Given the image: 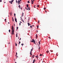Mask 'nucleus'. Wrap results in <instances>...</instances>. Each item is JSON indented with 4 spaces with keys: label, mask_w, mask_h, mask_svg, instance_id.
<instances>
[{
    "label": "nucleus",
    "mask_w": 63,
    "mask_h": 63,
    "mask_svg": "<svg viewBox=\"0 0 63 63\" xmlns=\"http://www.w3.org/2000/svg\"><path fill=\"white\" fill-rule=\"evenodd\" d=\"M21 23L20 22V23H19V25H21Z\"/></svg>",
    "instance_id": "nucleus-29"
},
{
    "label": "nucleus",
    "mask_w": 63,
    "mask_h": 63,
    "mask_svg": "<svg viewBox=\"0 0 63 63\" xmlns=\"http://www.w3.org/2000/svg\"><path fill=\"white\" fill-rule=\"evenodd\" d=\"M22 21L23 22H24V20H22Z\"/></svg>",
    "instance_id": "nucleus-39"
},
{
    "label": "nucleus",
    "mask_w": 63,
    "mask_h": 63,
    "mask_svg": "<svg viewBox=\"0 0 63 63\" xmlns=\"http://www.w3.org/2000/svg\"><path fill=\"white\" fill-rule=\"evenodd\" d=\"M48 38H49V39H51V38H50V37H48Z\"/></svg>",
    "instance_id": "nucleus-18"
},
{
    "label": "nucleus",
    "mask_w": 63,
    "mask_h": 63,
    "mask_svg": "<svg viewBox=\"0 0 63 63\" xmlns=\"http://www.w3.org/2000/svg\"><path fill=\"white\" fill-rule=\"evenodd\" d=\"M12 15V12H11V16Z\"/></svg>",
    "instance_id": "nucleus-26"
},
{
    "label": "nucleus",
    "mask_w": 63,
    "mask_h": 63,
    "mask_svg": "<svg viewBox=\"0 0 63 63\" xmlns=\"http://www.w3.org/2000/svg\"><path fill=\"white\" fill-rule=\"evenodd\" d=\"M32 26H34V25H32Z\"/></svg>",
    "instance_id": "nucleus-49"
},
{
    "label": "nucleus",
    "mask_w": 63,
    "mask_h": 63,
    "mask_svg": "<svg viewBox=\"0 0 63 63\" xmlns=\"http://www.w3.org/2000/svg\"><path fill=\"white\" fill-rule=\"evenodd\" d=\"M8 44H10V42L8 43Z\"/></svg>",
    "instance_id": "nucleus-43"
},
{
    "label": "nucleus",
    "mask_w": 63,
    "mask_h": 63,
    "mask_svg": "<svg viewBox=\"0 0 63 63\" xmlns=\"http://www.w3.org/2000/svg\"><path fill=\"white\" fill-rule=\"evenodd\" d=\"M28 9H29V8H28V9H27V10H28Z\"/></svg>",
    "instance_id": "nucleus-48"
},
{
    "label": "nucleus",
    "mask_w": 63,
    "mask_h": 63,
    "mask_svg": "<svg viewBox=\"0 0 63 63\" xmlns=\"http://www.w3.org/2000/svg\"><path fill=\"white\" fill-rule=\"evenodd\" d=\"M6 19H5V20H4L5 21H6Z\"/></svg>",
    "instance_id": "nucleus-42"
},
{
    "label": "nucleus",
    "mask_w": 63,
    "mask_h": 63,
    "mask_svg": "<svg viewBox=\"0 0 63 63\" xmlns=\"http://www.w3.org/2000/svg\"><path fill=\"white\" fill-rule=\"evenodd\" d=\"M37 34H36V37L37 38Z\"/></svg>",
    "instance_id": "nucleus-17"
},
{
    "label": "nucleus",
    "mask_w": 63,
    "mask_h": 63,
    "mask_svg": "<svg viewBox=\"0 0 63 63\" xmlns=\"http://www.w3.org/2000/svg\"><path fill=\"white\" fill-rule=\"evenodd\" d=\"M36 57L37 58H39V57H38V55H37L36 56Z\"/></svg>",
    "instance_id": "nucleus-9"
},
{
    "label": "nucleus",
    "mask_w": 63,
    "mask_h": 63,
    "mask_svg": "<svg viewBox=\"0 0 63 63\" xmlns=\"http://www.w3.org/2000/svg\"><path fill=\"white\" fill-rule=\"evenodd\" d=\"M18 5H19L20 3H18Z\"/></svg>",
    "instance_id": "nucleus-52"
},
{
    "label": "nucleus",
    "mask_w": 63,
    "mask_h": 63,
    "mask_svg": "<svg viewBox=\"0 0 63 63\" xmlns=\"http://www.w3.org/2000/svg\"><path fill=\"white\" fill-rule=\"evenodd\" d=\"M32 49H32L31 50V51H33V49Z\"/></svg>",
    "instance_id": "nucleus-40"
},
{
    "label": "nucleus",
    "mask_w": 63,
    "mask_h": 63,
    "mask_svg": "<svg viewBox=\"0 0 63 63\" xmlns=\"http://www.w3.org/2000/svg\"><path fill=\"white\" fill-rule=\"evenodd\" d=\"M18 28V27H16V30H17Z\"/></svg>",
    "instance_id": "nucleus-23"
},
{
    "label": "nucleus",
    "mask_w": 63,
    "mask_h": 63,
    "mask_svg": "<svg viewBox=\"0 0 63 63\" xmlns=\"http://www.w3.org/2000/svg\"><path fill=\"white\" fill-rule=\"evenodd\" d=\"M16 57H18V56H16Z\"/></svg>",
    "instance_id": "nucleus-54"
},
{
    "label": "nucleus",
    "mask_w": 63,
    "mask_h": 63,
    "mask_svg": "<svg viewBox=\"0 0 63 63\" xmlns=\"http://www.w3.org/2000/svg\"><path fill=\"white\" fill-rule=\"evenodd\" d=\"M36 62V60H35V59H34L33 61V62L32 63H34V62Z\"/></svg>",
    "instance_id": "nucleus-5"
},
{
    "label": "nucleus",
    "mask_w": 63,
    "mask_h": 63,
    "mask_svg": "<svg viewBox=\"0 0 63 63\" xmlns=\"http://www.w3.org/2000/svg\"><path fill=\"white\" fill-rule=\"evenodd\" d=\"M34 55H33V58H34Z\"/></svg>",
    "instance_id": "nucleus-35"
},
{
    "label": "nucleus",
    "mask_w": 63,
    "mask_h": 63,
    "mask_svg": "<svg viewBox=\"0 0 63 63\" xmlns=\"http://www.w3.org/2000/svg\"><path fill=\"white\" fill-rule=\"evenodd\" d=\"M16 37H17V34H16Z\"/></svg>",
    "instance_id": "nucleus-10"
},
{
    "label": "nucleus",
    "mask_w": 63,
    "mask_h": 63,
    "mask_svg": "<svg viewBox=\"0 0 63 63\" xmlns=\"http://www.w3.org/2000/svg\"><path fill=\"white\" fill-rule=\"evenodd\" d=\"M49 51H46V53H48Z\"/></svg>",
    "instance_id": "nucleus-12"
},
{
    "label": "nucleus",
    "mask_w": 63,
    "mask_h": 63,
    "mask_svg": "<svg viewBox=\"0 0 63 63\" xmlns=\"http://www.w3.org/2000/svg\"><path fill=\"white\" fill-rule=\"evenodd\" d=\"M42 54H41L40 55V56H42Z\"/></svg>",
    "instance_id": "nucleus-36"
},
{
    "label": "nucleus",
    "mask_w": 63,
    "mask_h": 63,
    "mask_svg": "<svg viewBox=\"0 0 63 63\" xmlns=\"http://www.w3.org/2000/svg\"><path fill=\"white\" fill-rule=\"evenodd\" d=\"M35 6H34V7H35Z\"/></svg>",
    "instance_id": "nucleus-63"
},
{
    "label": "nucleus",
    "mask_w": 63,
    "mask_h": 63,
    "mask_svg": "<svg viewBox=\"0 0 63 63\" xmlns=\"http://www.w3.org/2000/svg\"><path fill=\"white\" fill-rule=\"evenodd\" d=\"M15 63H16V62H15Z\"/></svg>",
    "instance_id": "nucleus-64"
},
{
    "label": "nucleus",
    "mask_w": 63,
    "mask_h": 63,
    "mask_svg": "<svg viewBox=\"0 0 63 63\" xmlns=\"http://www.w3.org/2000/svg\"><path fill=\"white\" fill-rule=\"evenodd\" d=\"M46 9V7H44V10H45V9Z\"/></svg>",
    "instance_id": "nucleus-22"
},
{
    "label": "nucleus",
    "mask_w": 63,
    "mask_h": 63,
    "mask_svg": "<svg viewBox=\"0 0 63 63\" xmlns=\"http://www.w3.org/2000/svg\"><path fill=\"white\" fill-rule=\"evenodd\" d=\"M30 54L31 55H32V54H31V53H30Z\"/></svg>",
    "instance_id": "nucleus-34"
},
{
    "label": "nucleus",
    "mask_w": 63,
    "mask_h": 63,
    "mask_svg": "<svg viewBox=\"0 0 63 63\" xmlns=\"http://www.w3.org/2000/svg\"><path fill=\"white\" fill-rule=\"evenodd\" d=\"M14 1V0H11V1H9V2L10 3H11V4H12L13 3L12 2H13Z\"/></svg>",
    "instance_id": "nucleus-2"
},
{
    "label": "nucleus",
    "mask_w": 63,
    "mask_h": 63,
    "mask_svg": "<svg viewBox=\"0 0 63 63\" xmlns=\"http://www.w3.org/2000/svg\"><path fill=\"white\" fill-rule=\"evenodd\" d=\"M2 2V0H0V2Z\"/></svg>",
    "instance_id": "nucleus-41"
},
{
    "label": "nucleus",
    "mask_w": 63,
    "mask_h": 63,
    "mask_svg": "<svg viewBox=\"0 0 63 63\" xmlns=\"http://www.w3.org/2000/svg\"><path fill=\"white\" fill-rule=\"evenodd\" d=\"M20 23H22V22H21L20 21Z\"/></svg>",
    "instance_id": "nucleus-59"
},
{
    "label": "nucleus",
    "mask_w": 63,
    "mask_h": 63,
    "mask_svg": "<svg viewBox=\"0 0 63 63\" xmlns=\"http://www.w3.org/2000/svg\"><path fill=\"white\" fill-rule=\"evenodd\" d=\"M45 12H46V13H47V11H45Z\"/></svg>",
    "instance_id": "nucleus-51"
},
{
    "label": "nucleus",
    "mask_w": 63,
    "mask_h": 63,
    "mask_svg": "<svg viewBox=\"0 0 63 63\" xmlns=\"http://www.w3.org/2000/svg\"><path fill=\"white\" fill-rule=\"evenodd\" d=\"M50 51H51V52H53V51L51 50Z\"/></svg>",
    "instance_id": "nucleus-28"
},
{
    "label": "nucleus",
    "mask_w": 63,
    "mask_h": 63,
    "mask_svg": "<svg viewBox=\"0 0 63 63\" xmlns=\"http://www.w3.org/2000/svg\"><path fill=\"white\" fill-rule=\"evenodd\" d=\"M28 3H30V1H29H29H28Z\"/></svg>",
    "instance_id": "nucleus-25"
},
{
    "label": "nucleus",
    "mask_w": 63,
    "mask_h": 63,
    "mask_svg": "<svg viewBox=\"0 0 63 63\" xmlns=\"http://www.w3.org/2000/svg\"><path fill=\"white\" fill-rule=\"evenodd\" d=\"M15 18L16 17V16H15Z\"/></svg>",
    "instance_id": "nucleus-53"
},
{
    "label": "nucleus",
    "mask_w": 63,
    "mask_h": 63,
    "mask_svg": "<svg viewBox=\"0 0 63 63\" xmlns=\"http://www.w3.org/2000/svg\"><path fill=\"white\" fill-rule=\"evenodd\" d=\"M27 6L28 8H29V5L28 4H27Z\"/></svg>",
    "instance_id": "nucleus-7"
},
{
    "label": "nucleus",
    "mask_w": 63,
    "mask_h": 63,
    "mask_svg": "<svg viewBox=\"0 0 63 63\" xmlns=\"http://www.w3.org/2000/svg\"><path fill=\"white\" fill-rule=\"evenodd\" d=\"M20 43V42H19V45Z\"/></svg>",
    "instance_id": "nucleus-32"
},
{
    "label": "nucleus",
    "mask_w": 63,
    "mask_h": 63,
    "mask_svg": "<svg viewBox=\"0 0 63 63\" xmlns=\"http://www.w3.org/2000/svg\"><path fill=\"white\" fill-rule=\"evenodd\" d=\"M37 6L38 7H39V5H38Z\"/></svg>",
    "instance_id": "nucleus-44"
},
{
    "label": "nucleus",
    "mask_w": 63,
    "mask_h": 63,
    "mask_svg": "<svg viewBox=\"0 0 63 63\" xmlns=\"http://www.w3.org/2000/svg\"><path fill=\"white\" fill-rule=\"evenodd\" d=\"M39 22H40V21H39V20H38V23H39Z\"/></svg>",
    "instance_id": "nucleus-20"
},
{
    "label": "nucleus",
    "mask_w": 63,
    "mask_h": 63,
    "mask_svg": "<svg viewBox=\"0 0 63 63\" xmlns=\"http://www.w3.org/2000/svg\"><path fill=\"white\" fill-rule=\"evenodd\" d=\"M18 39H19V37H18Z\"/></svg>",
    "instance_id": "nucleus-60"
},
{
    "label": "nucleus",
    "mask_w": 63,
    "mask_h": 63,
    "mask_svg": "<svg viewBox=\"0 0 63 63\" xmlns=\"http://www.w3.org/2000/svg\"><path fill=\"white\" fill-rule=\"evenodd\" d=\"M16 56L17 55V52H16Z\"/></svg>",
    "instance_id": "nucleus-33"
},
{
    "label": "nucleus",
    "mask_w": 63,
    "mask_h": 63,
    "mask_svg": "<svg viewBox=\"0 0 63 63\" xmlns=\"http://www.w3.org/2000/svg\"><path fill=\"white\" fill-rule=\"evenodd\" d=\"M16 2L17 3V0H16Z\"/></svg>",
    "instance_id": "nucleus-30"
},
{
    "label": "nucleus",
    "mask_w": 63,
    "mask_h": 63,
    "mask_svg": "<svg viewBox=\"0 0 63 63\" xmlns=\"http://www.w3.org/2000/svg\"><path fill=\"white\" fill-rule=\"evenodd\" d=\"M31 1L32 2V4H33V3H34V1H33V0H31Z\"/></svg>",
    "instance_id": "nucleus-6"
},
{
    "label": "nucleus",
    "mask_w": 63,
    "mask_h": 63,
    "mask_svg": "<svg viewBox=\"0 0 63 63\" xmlns=\"http://www.w3.org/2000/svg\"><path fill=\"white\" fill-rule=\"evenodd\" d=\"M14 26H15V24H14Z\"/></svg>",
    "instance_id": "nucleus-57"
},
{
    "label": "nucleus",
    "mask_w": 63,
    "mask_h": 63,
    "mask_svg": "<svg viewBox=\"0 0 63 63\" xmlns=\"http://www.w3.org/2000/svg\"><path fill=\"white\" fill-rule=\"evenodd\" d=\"M12 20H13V19H14V18H13V17H12Z\"/></svg>",
    "instance_id": "nucleus-46"
},
{
    "label": "nucleus",
    "mask_w": 63,
    "mask_h": 63,
    "mask_svg": "<svg viewBox=\"0 0 63 63\" xmlns=\"http://www.w3.org/2000/svg\"><path fill=\"white\" fill-rule=\"evenodd\" d=\"M12 20H13V21H14V19H13Z\"/></svg>",
    "instance_id": "nucleus-45"
},
{
    "label": "nucleus",
    "mask_w": 63,
    "mask_h": 63,
    "mask_svg": "<svg viewBox=\"0 0 63 63\" xmlns=\"http://www.w3.org/2000/svg\"><path fill=\"white\" fill-rule=\"evenodd\" d=\"M21 38H20V39L21 40Z\"/></svg>",
    "instance_id": "nucleus-58"
},
{
    "label": "nucleus",
    "mask_w": 63,
    "mask_h": 63,
    "mask_svg": "<svg viewBox=\"0 0 63 63\" xmlns=\"http://www.w3.org/2000/svg\"><path fill=\"white\" fill-rule=\"evenodd\" d=\"M8 24H9V23H9V22H8Z\"/></svg>",
    "instance_id": "nucleus-50"
},
{
    "label": "nucleus",
    "mask_w": 63,
    "mask_h": 63,
    "mask_svg": "<svg viewBox=\"0 0 63 63\" xmlns=\"http://www.w3.org/2000/svg\"><path fill=\"white\" fill-rule=\"evenodd\" d=\"M24 45V44H23V43H22V44H21L22 46H23Z\"/></svg>",
    "instance_id": "nucleus-19"
},
{
    "label": "nucleus",
    "mask_w": 63,
    "mask_h": 63,
    "mask_svg": "<svg viewBox=\"0 0 63 63\" xmlns=\"http://www.w3.org/2000/svg\"><path fill=\"white\" fill-rule=\"evenodd\" d=\"M40 48V47H39V50Z\"/></svg>",
    "instance_id": "nucleus-38"
},
{
    "label": "nucleus",
    "mask_w": 63,
    "mask_h": 63,
    "mask_svg": "<svg viewBox=\"0 0 63 63\" xmlns=\"http://www.w3.org/2000/svg\"><path fill=\"white\" fill-rule=\"evenodd\" d=\"M32 42H33L34 43V44H36L35 42V40H33V39H32Z\"/></svg>",
    "instance_id": "nucleus-3"
},
{
    "label": "nucleus",
    "mask_w": 63,
    "mask_h": 63,
    "mask_svg": "<svg viewBox=\"0 0 63 63\" xmlns=\"http://www.w3.org/2000/svg\"><path fill=\"white\" fill-rule=\"evenodd\" d=\"M15 21H16V23H17V19L15 18Z\"/></svg>",
    "instance_id": "nucleus-4"
},
{
    "label": "nucleus",
    "mask_w": 63,
    "mask_h": 63,
    "mask_svg": "<svg viewBox=\"0 0 63 63\" xmlns=\"http://www.w3.org/2000/svg\"><path fill=\"white\" fill-rule=\"evenodd\" d=\"M39 27V25H38L37 26V28H38Z\"/></svg>",
    "instance_id": "nucleus-37"
},
{
    "label": "nucleus",
    "mask_w": 63,
    "mask_h": 63,
    "mask_svg": "<svg viewBox=\"0 0 63 63\" xmlns=\"http://www.w3.org/2000/svg\"><path fill=\"white\" fill-rule=\"evenodd\" d=\"M7 21H6V20H5V22H6Z\"/></svg>",
    "instance_id": "nucleus-56"
},
{
    "label": "nucleus",
    "mask_w": 63,
    "mask_h": 63,
    "mask_svg": "<svg viewBox=\"0 0 63 63\" xmlns=\"http://www.w3.org/2000/svg\"><path fill=\"white\" fill-rule=\"evenodd\" d=\"M28 9H29L28 10L29 11L30 9V7H29Z\"/></svg>",
    "instance_id": "nucleus-15"
},
{
    "label": "nucleus",
    "mask_w": 63,
    "mask_h": 63,
    "mask_svg": "<svg viewBox=\"0 0 63 63\" xmlns=\"http://www.w3.org/2000/svg\"><path fill=\"white\" fill-rule=\"evenodd\" d=\"M28 26H30V23H28Z\"/></svg>",
    "instance_id": "nucleus-16"
},
{
    "label": "nucleus",
    "mask_w": 63,
    "mask_h": 63,
    "mask_svg": "<svg viewBox=\"0 0 63 63\" xmlns=\"http://www.w3.org/2000/svg\"><path fill=\"white\" fill-rule=\"evenodd\" d=\"M32 52L31 51L30 53H31Z\"/></svg>",
    "instance_id": "nucleus-47"
},
{
    "label": "nucleus",
    "mask_w": 63,
    "mask_h": 63,
    "mask_svg": "<svg viewBox=\"0 0 63 63\" xmlns=\"http://www.w3.org/2000/svg\"><path fill=\"white\" fill-rule=\"evenodd\" d=\"M32 25H31V26H30V27L31 28H32Z\"/></svg>",
    "instance_id": "nucleus-31"
},
{
    "label": "nucleus",
    "mask_w": 63,
    "mask_h": 63,
    "mask_svg": "<svg viewBox=\"0 0 63 63\" xmlns=\"http://www.w3.org/2000/svg\"><path fill=\"white\" fill-rule=\"evenodd\" d=\"M17 44H16V46H17Z\"/></svg>",
    "instance_id": "nucleus-21"
},
{
    "label": "nucleus",
    "mask_w": 63,
    "mask_h": 63,
    "mask_svg": "<svg viewBox=\"0 0 63 63\" xmlns=\"http://www.w3.org/2000/svg\"><path fill=\"white\" fill-rule=\"evenodd\" d=\"M20 0H18V3H20Z\"/></svg>",
    "instance_id": "nucleus-8"
},
{
    "label": "nucleus",
    "mask_w": 63,
    "mask_h": 63,
    "mask_svg": "<svg viewBox=\"0 0 63 63\" xmlns=\"http://www.w3.org/2000/svg\"><path fill=\"white\" fill-rule=\"evenodd\" d=\"M15 32V30H14L13 29V26H12V34L13 35V34H14V32Z\"/></svg>",
    "instance_id": "nucleus-1"
},
{
    "label": "nucleus",
    "mask_w": 63,
    "mask_h": 63,
    "mask_svg": "<svg viewBox=\"0 0 63 63\" xmlns=\"http://www.w3.org/2000/svg\"><path fill=\"white\" fill-rule=\"evenodd\" d=\"M4 3H6V2H4Z\"/></svg>",
    "instance_id": "nucleus-62"
},
{
    "label": "nucleus",
    "mask_w": 63,
    "mask_h": 63,
    "mask_svg": "<svg viewBox=\"0 0 63 63\" xmlns=\"http://www.w3.org/2000/svg\"><path fill=\"white\" fill-rule=\"evenodd\" d=\"M25 9H27V8H26V7H25Z\"/></svg>",
    "instance_id": "nucleus-55"
},
{
    "label": "nucleus",
    "mask_w": 63,
    "mask_h": 63,
    "mask_svg": "<svg viewBox=\"0 0 63 63\" xmlns=\"http://www.w3.org/2000/svg\"><path fill=\"white\" fill-rule=\"evenodd\" d=\"M21 20H22V19H21Z\"/></svg>",
    "instance_id": "nucleus-61"
},
{
    "label": "nucleus",
    "mask_w": 63,
    "mask_h": 63,
    "mask_svg": "<svg viewBox=\"0 0 63 63\" xmlns=\"http://www.w3.org/2000/svg\"><path fill=\"white\" fill-rule=\"evenodd\" d=\"M39 46H40V42H39Z\"/></svg>",
    "instance_id": "nucleus-11"
},
{
    "label": "nucleus",
    "mask_w": 63,
    "mask_h": 63,
    "mask_svg": "<svg viewBox=\"0 0 63 63\" xmlns=\"http://www.w3.org/2000/svg\"><path fill=\"white\" fill-rule=\"evenodd\" d=\"M14 16H16V14H15V13H14Z\"/></svg>",
    "instance_id": "nucleus-27"
},
{
    "label": "nucleus",
    "mask_w": 63,
    "mask_h": 63,
    "mask_svg": "<svg viewBox=\"0 0 63 63\" xmlns=\"http://www.w3.org/2000/svg\"><path fill=\"white\" fill-rule=\"evenodd\" d=\"M10 31H11L10 30H9V32H10Z\"/></svg>",
    "instance_id": "nucleus-24"
},
{
    "label": "nucleus",
    "mask_w": 63,
    "mask_h": 63,
    "mask_svg": "<svg viewBox=\"0 0 63 63\" xmlns=\"http://www.w3.org/2000/svg\"><path fill=\"white\" fill-rule=\"evenodd\" d=\"M18 7L19 8H20V5H19L18 6Z\"/></svg>",
    "instance_id": "nucleus-14"
},
{
    "label": "nucleus",
    "mask_w": 63,
    "mask_h": 63,
    "mask_svg": "<svg viewBox=\"0 0 63 63\" xmlns=\"http://www.w3.org/2000/svg\"><path fill=\"white\" fill-rule=\"evenodd\" d=\"M24 14V13H23L22 12V16H23Z\"/></svg>",
    "instance_id": "nucleus-13"
}]
</instances>
